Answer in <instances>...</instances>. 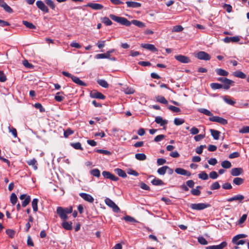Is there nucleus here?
Listing matches in <instances>:
<instances>
[{
	"mask_svg": "<svg viewBox=\"0 0 249 249\" xmlns=\"http://www.w3.org/2000/svg\"><path fill=\"white\" fill-rule=\"evenodd\" d=\"M109 17L113 20L127 27L130 26L131 23L140 28H143L145 27L144 23L138 20L134 19L130 21L125 18L116 16L113 14H110Z\"/></svg>",
	"mask_w": 249,
	"mask_h": 249,
	"instance_id": "obj_1",
	"label": "nucleus"
},
{
	"mask_svg": "<svg viewBox=\"0 0 249 249\" xmlns=\"http://www.w3.org/2000/svg\"><path fill=\"white\" fill-rule=\"evenodd\" d=\"M210 206L208 203H192L190 205V207L194 210L201 211Z\"/></svg>",
	"mask_w": 249,
	"mask_h": 249,
	"instance_id": "obj_2",
	"label": "nucleus"
},
{
	"mask_svg": "<svg viewBox=\"0 0 249 249\" xmlns=\"http://www.w3.org/2000/svg\"><path fill=\"white\" fill-rule=\"evenodd\" d=\"M105 202L107 205L112 208L114 212L118 213L120 212L119 207L110 198L107 197L105 200Z\"/></svg>",
	"mask_w": 249,
	"mask_h": 249,
	"instance_id": "obj_3",
	"label": "nucleus"
},
{
	"mask_svg": "<svg viewBox=\"0 0 249 249\" xmlns=\"http://www.w3.org/2000/svg\"><path fill=\"white\" fill-rule=\"evenodd\" d=\"M209 120L211 122H216L222 125H226L228 124V121L222 117L213 116L209 118Z\"/></svg>",
	"mask_w": 249,
	"mask_h": 249,
	"instance_id": "obj_4",
	"label": "nucleus"
},
{
	"mask_svg": "<svg viewBox=\"0 0 249 249\" xmlns=\"http://www.w3.org/2000/svg\"><path fill=\"white\" fill-rule=\"evenodd\" d=\"M196 56L200 60H209L211 59V56L206 52L200 51L197 53Z\"/></svg>",
	"mask_w": 249,
	"mask_h": 249,
	"instance_id": "obj_5",
	"label": "nucleus"
},
{
	"mask_svg": "<svg viewBox=\"0 0 249 249\" xmlns=\"http://www.w3.org/2000/svg\"><path fill=\"white\" fill-rule=\"evenodd\" d=\"M102 175L105 178L109 179L113 181H117L119 180V178L115 176L108 171H103L102 172Z\"/></svg>",
	"mask_w": 249,
	"mask_h": 249,
	"instance_id": "obj_6",
	"label": "nucleus"
},
{
	"mask_svg": "<svg viewBox=\"0 0 249 249\" xmlns=\"http://www.w3.org/2000/svg\"><path fill=\"white\" fill-rule=\"evenodd\" d=\"M36 6L42 12L48 13L49 12V10L45 4L41 0H37L36 2Z\"/></svg>",
	"mask_w": 249,
	"mask_h": 249,
	"instance_id": "obj_7",
	"label": "nucleus"
},
{
	"mask_svg": "<svg viewBox=\"0 0 249 249\" xmlns=\"http://www.w3.org/2000/svg\"><path fill=\"white\" fill-rule=\"evenodd\" d=\"M175 58L179 62L182 63H189L191 62L189 57L181 54L175 55Z\"/></svg>",
	"mask_w": 249,
	"mask_h": 249,
	"instance_id": "obj_8",
	"label": "nucleus"
},
{
	"mask_svg": "<svg viewBox=\"0 0 249 249\" xmlns=\"http://www.w3.org/2000/svg\"><path fill=\"white\" fill-rule=\"evenodd\" d=\"M19 198L21 200H24L22 202V206L23 207H25L31 201V197L30 196H27L26 194H22L21 195Z\"/></svg>",
	"mask_w": 249,
	"mask_h": 249,
	"instance_id": "obj_9",
	"label": "nucleus"
},
{
	"mask_svg": "<svg viewBox=\"0 0 249 249\" xmlns=\"http://www.w3.org/2000/svg\"><path fill=\"white\" fill-rule=\"evenodd\" d=\"M56 212L59 215V217L63 220H66L68 218L66 213L63 210V208L61 207H58L57 208Z\"/></svg>",
	"mask_w": 249,
	"mask_h": 249,
	"instance_id": "obj_10",
	"label": "nucleus"
},
{
	"mask_svg": "<svg viewBox=\"0 0 249 249\" xmlns=\"http://www.w3.org/2000/svg\"><path fill=\"white\" fill-rule=\"evenodd\" d=\"M240 40V37L239 36H234L232 37L226 36L223 39L224 42L229 43L230 42H237Z\"/></svg>",
	"mask_w": 249,
	"mask_h": 249,
	"instance_id": "obj_11",
	"label": "nucleus"
},
{
	"mask_svg": "<svg viewBox=\"0 0 249 249\" xmlns=\"http://www.w3.org/2000/svg\"><path fill=\"white\" fill-rule=\"evenodd\" d=\"M79 196L85 201L89 202L92 203L94 201L93 197L89 194L81 193L79 194Z\"/></svg>",
	"mask_w": 249,
	"mask_h": 249,
	"instance_id": "obj_12",
	"label": "nucleus"
},
{
	"mask_svg": "<svg viewBox=\"0 0 249 249\" xmlns=\"http://www.w3.org/2000/svg\"><path fill=\"white\" fill-rule=\"evenodd\" d=\"M86 6L89 7L93 10H101L103 8V5L97 3H88Z\"/></svg>",
	"mask_w": 249,
	"mask_h": 249,
	"instance_id": "obj_13",
	"label": "nucleus"
},
{
	"mask_svg": "<svg viewBox=\"0 0 249 249\" xmlns=\"http://www.w3.org/2000/svg\"><path fill=\"white\" fill-rule=\"evenodd\" d=\"M175 171L177 174L178 175L186 176L187 177H189L191 175L190 172L181 168H177L175 169Z\"/></svg>",
	"mask_w": 249,
	"mask_h": 249,
	"instance_id": "obj_14",
	"label": "nucleus"
},
{
	"mask_svg": "<svg viewBox=\"0 0 249 249\" xmlns=\"http://www.w3.org/2000/svg\"><path fill=\"white\" fill-rule=\"evenodd\" d=\"M227 245L226 241L222 242L221 244L218 245H213L208 246L206 248V249H223Z\"/></svg>",
	"mask_w": 249,
	"mask_h": 249,
	"instance_id": "obj_15",
	"label": "nucleus"
},
{
	"mask_svg": "<svg viewBox=\"0 0 249 249\" xmlns=\"http://www.w3.org/2000/svg\"><path fill=\"white\" fill-rule=\"evenodd\" d=\"M243 173V170L242 168H233L231 171V174L233 176H238Z\"/></svg>",
	"mask_w": 249,
	"mask_h": 249,
	"instance_id": "obj_16",
	"label": "nucleus"
},
{
	"mask_svg": "<svg viewBox=\"0 0 249 249\" xmlns=\"http://www.w3.org/2000/svg\"><path fill=\"white\" fill-rule=\"evenodd\" d=\"M141 46L144 49L153 52H156L158 51V49L153 44L142 43L141 44Z\"/></svg>",
	"mask_w": 249,
	"mask_h": 249,
	"instance_id": "obj_17",
	"label": "nucleus"
},
{
	"mask_svg": "<svg viewBox=\"0 0 249 249\" xmlns=\"http://www.w3.org/2000/svg\"><path fill=\"white\" fill-rule=\"evenodd\" d=\"M90 97L92 98L105 99L106 97L102 93L97 91H92L90 94Z\"/></svg>",
	"mask_w": 249,
	"mask_h": 249,
	"instance_id": "obj_18",
	"label": "nucleus"
},
{
	"mask_svg": "<svg viewBox=\"0 0 249 249\" xmlns=\"http://www.w3.org/2000/svg\"><path fill=\"white\" fill-rule=\"evenodd\" d=\"M244 199V196L242 195H237L231 197L227 199V201L231 202L235 200H238L239 202H242V200Z\"/></svg>",
	"mask_w": 249,
	"mask_h": 249,
	"instance_id": "obj_19",
	"label": "nucleus"
},
{
	"mask_svg": "<svg viewBox=\"0 0 249 249\" xmlns=\"http://www.w3.org/2000/svg\"><path fill=\"white\" fill-rule=\"evenodd\" d=\"M155 122L157 124H160L161 126L165 125L168 123V121L167 120L163 119V118L160 116H157L155 118Z\"/></svg>",
	"mask_w": 249,
	"mask_h": 249,
	"instance_id": "obj_20",
	"label": "nucleus"
},
{
	"mask_svg": "<svg viewBox=\"0 0 249 249\" xmlns=\"http://www.w3.org/2000/svg\"><path fill=\"white\" fill-rule=\"evenodd\" d=\"M126 4L127 7L130 8H139L141 6L140 3L132 1H127Z\"/></svg>",
	"mask_w": 249,
	"mask_h": 249,
	"instance_id": "obj_21",
	"label": "nucleus"
},
{
	"mask_svg": "<svg viewBox=\"0 0 249 249\" xmlns=\"http://www.w3.org/2000/svg\"><path fill=\"white\" fill-rule=\"evenodd\" d=\"M233 75L241 79H245L247 77L246 74L240 71H236L233 72Z\"/></svg>",
	"mask_w": 249,
	"mask_h": 249,
	"instance_id": "obj_22",
	"label": "nucleus"
},
{
	"mask_svg": "<svg viewBox=\"0 0 249 249\" xmlns=\"http://www.w3.org/2000/svg\"><path fill=\"white\" fill-rule=\"evenodd\" d=\"M210 132L213 139L215 140H217L219 139L220 132L215 129H211Z\"/></svg>",
	"mask_w": 249,
	"mask_h": 249,
	"instance_id": "obj_23",
	"label": "nucleus"
},
{
	"mask_svg": "<svg viewBox=\"0 0 249 249\" xmlns=\"http://www.w3.org/2000/svg\"><path fill=\"white\" fill-rule=\"evenodd\" d=\"M233 83V81L227 78L225 82L223 83L224 85L223 86V88L226 90L229 89L231 85Z\"/></svg>",
	"mask_w": 249,
	"mask_h": 249,
	"instance_id": "obj_24",
	"label": "nucleus"
},
{
	"mask_svg": "<svg viewBox=\"0 0 249 249\" xmlns=\"http://www.w3.org/2000/svg\"><path fill=\"white\" fill-rule=\"evenodd\" d=\"M151 183L155 186H162L164 183L161 179L155 178L152 181Z\"/></svg>",
	"mask_w": 249,
	"mask_h": 249,
	"instance_id": "obj_25",
	"label": "nucleus"
},
{
	"mask_svg": "<svg viewBox=\"0 0 249 249\" xmlns=\"http://www.w3.org/2000/svg\"><path fill=\"white\" fill-rule=\"evenodd\" d=\"M72 81L81 86H86L87 84L76 76L72 77Z\"/></svg>",
	"mask_w": 249,
	"mask_h": 249,
	"instance_id": "obj_26",
	"label": "nucleus"
},
{
	"mask_svg": "<svg viewBox=\"0 0 249 249\" xmlns=\"http://www.w3.org/2000/svg\"><path fill=\"white\" fill-rule=\"evenodd\" d=\"M202 188V187L200 186H197L196 187L195 189H193L191 192L192 195L196 196H198L200 195L201 192L200 191V189Z\"/></svg>",
	"mask_w": 249,
	"mask_h": 249,
	"instance_id": "obj_27",
	"label": "nucleus"
},
{
	"mask_svg": "<svg viewBox=\"0 0 249 249\" xmlns=\"http://www.w3.org/2000/svg\"><path fill=\"white\" fill-rule=\"evenodd\" d=\"M198 111L210 117L213 116V113L210 111L205 108H199Z\"/></svg>",
	"mask_w": 249,
	"mask_h": 249,
	"instance_id": "obj_28",
	"label": "nucleus"
},
{
	"mask_svg": "<svg viewBox=\"0 0 249 249\" xmlns=\"http://www.w3.org/2000/svg\"><path fill=\"white\" fill-rule=\"evenodd\" d=\"M64 93L63 92H58L56 94L54 97V99L59 102L62 101L64 99V96L63 95Z\"/></svg>",
	"mask_w": 249,
	"mask_h": 249,
	"instance_id": "obj_29",
	"label": "nucleus"
},
{
	"mask_svg": "<svg viewBox=\"0 0 249 249\" xmlns=\"http://www.w3.org/2000/svg\"><path fill=\"white\" fill-rule=\"evenodd\" d=\"M123 89V91L126 94H132L135 92V90L131 87H124Z\"/></svg>",
	"mask_w": 249,
	"mask_h": 249,
	"instance_id": "obj_30",
	"label": "nucleus"
},
{
	"mask_svg": "<svg viewBox=\"0 0 249 249\" xmlns=\"http://www.w3.org/2000/svg\"><path fill=\"white\" fill-rule=\"evenodd\" d=\"M62 226L66 230H71L72 228L71 222L64 221L62 224Z\"/></svg>",
	"mask_w": 249,
	"mask_h": 249,
	"instance_id": "obj_31",
	"label": "nucleus"
},
{
	"mask_svg": "<svg viewBox=\"0 0 249 249\" xmlns=\"http://www.w3.org/2000/svg\"><path fill=\"white\" fill-rule=\"evenodd\" d=\"M222 98L224 102L230 105L233 106L235 104V102L232 100L230 97L225 96Z\"/></svg>",
	"mask_w": 249,
	"mask_h": 249,
	"instance_id": "obj_32",
	"label": "nucleus"
},
{
	"mask_svg": "<svg viewBox=\"0 0 249 249\" xmlns=\"http://www.w3.org/2000/svg\"><path fill=\"white\" fill-rule=\"evenodd\" d=\"M115 171L116 173H117L118 176L123 178H125L127 177L126 174L124 171L123 170L120 168H117L115 169Z\"/></svg>",
	"mask_w": 249,
	"mask_h": 249,
	"instance_id": "obj_33",
	"label": "nucleus"
},
{
	"mask_svg": "<svg viewBox=\"0 0 249 249\" xmlns=\"http://www.w3.org/2000/svg\"><path fill=\"white\" fill-rule=\"evenodd\" d=\"M0 6L2 7L5 10V11L9 13H11L13 12L12 9L4 1L1 3Z\"/></svg>",
	"mask_w": 249,
	"mask_h": 249,
	"instance_id": "obj_34",
	"label": "nucleus"
},
{
	"mask_svg": "<svg viewBox=\"0 0 249 249\" xmlns=\"http://www.w3.org/2000/svg\"><path fill=\"white\" fill-rule=\"evenodd\" d=\"M215 71L218 75L227 76L229 74L227 71L222 69H217Z\"/></svg>",
	"mask_w": 249,
	"mask_h": 249,
	"instance_id": "obj_35",
	"label": "nucleus"
},
{
	"mask_svg": "<svg viewBox=\"0 0 249 249\" xmlns=\"http://www.w3.org/2000/svg\"><path fill=\"white\" fill-rule=\"evenodd\" d=\"M90 174L94 177L99 178L100 176V171L98 169H93L90 171Z\"/></svg>",
	"mask_w": 249,
	"mask_h": 249,
	"instance_id": "obj_36",
	"label": "nucleus"
},
{
	"mask_svg": "<svg viewBox=\"0 0 249 249\" xmlns=\"http://www.w3.org/2000/svg\"><path fill=\"white\" fill-rule=\"evenodd\" d=\"M23 24L25 25L27 28L30 29H35L36 27L33 23L29 22L27 21L23 20L22 21Z\"/></svg>",
	"mask_w": 249,
	"mask_h": 249,
	"instance_id": "obj_37",
	"label": "nucleus"
},
{
	"mask_svg": "<svg viewBox=\"0 0 249 249\" xmlns=\"http://www.w3.org/2000/svg\"><path fill=\"white\" fill-rule=\"evenodd\" d=\"M38 199L37 198H34L32 202V206L33 209V211L36 212L38 210L37 203Z\"/></svg>",
	"mask_w": 249,
	"mask_h": 249,
	"instance_id": "obj_38",
	"label": "nucleus"
},
{
	"mask_svg": "<svg viewBox=\"0 0 249 249\" xmlns=\"http://www.w3.org/2000/svg\"><path fill=\"white\" fill-rule=\"evenodd\" d=\"M167 166H163L159 168L157 170V173L160 175H164L167 171Z\"/></svg>",
	"mask_w": 249,
	"mask_h": 249,
	"instance_id": "obj_39",
	"label": "nucleus"
},
{
	"mask_svg": "<svg viewBox=\"0 0 249 249\" xmlns=\"http://www.w3.org/2000/svg\"><path fill=\"white\" fill-rule=\"evenodd\" d=\"M156 100L157 102L165 105H167L168 104L167 100L163 96H158L156 97Z\"/></svg>",
	"mask_w": 249,
	"mask_h": 249,
	"instance_id": "obj_40",
	"label": "nucleus"
},
{
	"mask_svg": "<svg viewBox=\"0 0 249 249\" xmlns=\"http://www.w3.org/2000/svg\"><path fill=\"white\" fill-rule=\"evenodd\" d=\"M109 55L107 52L105 53H99L95 55V58L96 59H103V58H109Z\"/></svg>",
	"mask_w": 249,
	"mask_h": 249,
	"instance_id": "obj_41",
	"label": "nucleus"
},
{
	"mask_svg": "<svg viewBox=\"0 0 249 249\" xmlns=\"http://www.w3.org/2000/svg\"><path fill=\"white\" fill-rule=\"evenodd\" d=\"M221 166L224 168L229 169L231 167V162L226 160L221 162Z\"/></svg>",
	"mask_w": 249,
	"mask_h": 249,
	"instance_id": "obj_42",
	"label": "nucleus"
},
{
	"mask_svg": "<svg viewBox=\"0 0 249 249\" xmlns=\"http://www.w3.org/2000/svg\"><path fill=\"white\" fill-rule=\"evenodd\" d=\"M244 182V179L242 178L236 177L233 180V183L236 185H240Z\"/></svg>",
	"mask_w": 249,
	"mask_h": 249,
	"instance_id": "obj_43",
	"label": "nucleus"
},
{
	"mask_svg": "<svg viewBox=\"0 0 249 249\" xmlns=\"http://www.w3.org/2000/svg\"><path fill=\"white\" fill-rule=\"evenodd\" d=\"M97 83L100 86L103 88H107L108 87V83L106 80L104 79H100L97 80Z\"/></svg>",
	"mask_w": 249,
	"mask_h": 249,
	"instance_id": "obj_44",
	"label": "nucleus"
},
{
	"mask_svg": "<svg viewBox=\"0 0 249 249\" xmlns=\"http://www.w3.org/2000/svg\"><path fill=\"white\" fill-rule=\"evenodd\" d=\"M102 22L107 26H110L112 24L111 20L107 17L102 18Z\"/></svg>",
	"mask_w": 249,
	"mask_h": 249,
	"instance_id": "obj_45",
	"label": "nucleus"
},
{
	"mask_svg": "<svg viewBox=\"0 0 249 249\" xmlns=\"http://www.w3.org/2000/svg\"><path fill=\"white\" fill-rule=\"evenodd\" d=\"M135 158L139 160H144L146 159V156L143 153H138L135 155Z\"/></svg>",
	"mask_w": 249,
	"mask_h": 249,
	"instance_id": "obj_46",
	"label": "nucleus"
},
{
	"mask_svg": "<svg viewBox=\"0 0 249 249\" xmlns=\"http://www.w3.org/2000/svg\"><path fill=\"white\" fill-rule=\"evenodd\" d=\"M36 160L35 159L30 160L27 161L28 165L32 166L35 170H36L37 169V167L36 165Z\"/></svg>",
	"mask_w": 249,
	"mask_h": 249,
	"instance_id": "obj_47",
	"label": "nucleus"
},
{
	"mask_svg": "<svg viewBox=\"0 0 249 249\" xmlns=\"http://www.w3.org/2000/svg\"><path fill=\"white\" fill-rule=\"evenodd\" d=\"M18 200V198L16 195L15 193H12L10 196V201L13 205L16 204Z\"/></svg>",
	"mask_w": 249,
	"mask_h": 249,
	"instance_id": "obj_48",
	"label": "nucleus"
},
{
	"mask_svg": "<svg viewBox=\"0 0 249 249\" xmlns=\"http://www.w3.org/2000/svg\"><path fill=\"white\" fill-rule=\"evenodd\" d=\"M45 3L49 6L52 9L54 10L55 8V5L54 3V2L52 0H45Z\"/></svg>",
	"mask_w": 249,
	"mask_h": 249,
	"instance_id": "obj_49",
	"label": "nucleus"
},
{
	"mask_svg": "<svg viewBox=\"0 0 249 249\" xmlns=\"http://www.w3.org/2000/svg\"><path fill=\"white\" fill-rule=\"evenodd\" d=\"M211 87L213 89H220L223 88V85L216 83H213L211 84Z\"/></svg>",
	"mask_w": 249,
	"mask_h": 249,
	"instance_id": "obj_50",
	"label": "nucleus"
},
{
	"mask_svg": "<svg viewBox=\"0 0 249 249\" xmlns=\"http://www.w3.org/2000/svg\"><path fill=\"white\" fill-rule=\"evenodd\" d=\"M198 176L199 178L203 180H207L209 178L208 175L205 172H201L198 175Z\"/></svg>",
	"mask_w": 249,
	"mask_h": 249,
	"instance_id": "obj_51",
	"label": "nucleus"
},
{
	"mask_svg": "<svg viewBox=\"0 0 249 249\" xmlns=\"http://www.w3.org/2000/svg\"><path fill=\"white\" fill-rule=\"evenodd\" d=\"M15 231L12 230V229H8L6 230V233L8 235V236L11 238H13L15 236Z\"/></svg>",
	"mask_w": 249,
	"mask_h": 249,
	"instance_id": "obj_52",
	"label": "nucleus"
},
{
	"mask_svg": "<svg viewBox=\"0 0 249 249\" xmlns=\"http://www.w3.org/2000/svg\"><path fill=\"white\" fill-rule=\"evenodd\" d=\"M198 242L199 244L203 245H206L208 244L207 241L203 236H199L197 238Z\"/></svg>",
	"mask_w": 249,
	"mask_h": 249,
	"instance_id": "obj_53",
	"label": "nucleus"
},
{
	"mask_svg": "<svg viewBox=\"0 0 249 249\" xmlns=\"http://www.w3.org/2000/svg\"><path fill=\"white\" fill-rule=\"evenodd\" d=\"M174 124L176 125H179L184 123V120L183 119L176 118L174 121Z\"/></svg>",
	"mask_w": 249,
	"mask_h": 249,
	"instance_id": "obj_54",
	"label": "nucleus"
},
{
	"mask_svg": "<svg viewBox=\"0 0 249 249\" xmlns=\"http://www.w3.org/2000/svg\"><path fill=\"white\" fill-rule=\"evenodd\" d=\"M123 219L128 222H138V221L134 219L133 217L129 216V215H126L123 217Z\"/></svg>",
	"mask_w": 249,
	"mask_h": 249,
	"instance_id": "obj_55",
	"label": "nucleus"
},
{
	"mask_svg": "<svg viewBox=\"0 0 249 249\" xmlns=\"http://www.w3.org/2000/svg\"><path fill=\"white\" fill-rule=\"evenodd\" d=\"M71 145L75 149L77 150H83V148L81 146V144L80 142H77L75 143H71Z\"/></svg>",
	"mask_w": 249,
	"mask_h": 249,
	"instance_id": "obj_56",
	"label": "nucleus"
},
{
	"mask_svg": "<svg viewBox=\"0 0 249 249\" xmlns=\"http://www.w3.org/2000/svg\"><path fill=\"white\" fill-rule=\"evenodd\" d=\"M220 187V185L219 183H218V182L216 181L211 185V189L212 190H217L219 189Z\"/></svg>",
	"mask_w": 249,
	"mask_h": 249,
	"instance_id": "obj_57",
	"label": "nucleus"
},
{
	"mask_svg": "<svg viewBox=\"0 0 249 249\" xmlns=\"http://www.w3.org/2000/svg\"><path fill=\"white\" fill-rule=\"evenodd\" d=\"M183 30V28L181 25H177L173 27L172 32H180Z\"/></svg>",
	"mask_w": 249,
	"mask_h": 249,
	"instance_id": "obj_58",
	"label": "nucleus"
},
{
	"mask_svg": "<svg viewBox=\"0 0 249 249\" xmlns=\"http://www.w3.org/2000/svg\"><path fill=\"white\" fill-rule=\"evenodd\" d=\"M168 108L170 110L174 112H180V109L179 107L173 106H169L168 107Z\"/></svg>",
	"mask_w": 249,
	"mask_h": 249,
	"instance_id": "obj_59",
	"label": "nucleus"
},
{
	"mask_svg": "<svg viewBox=\"0 0 249 249\" xmlns=\"http://www.w3.org/2000/svg\"><path fill=\"white\" fill-rule=\"evenodd\" d=\"M232 242L234 244L236 245L237 246L240 245H243V244H245L246 242L245 240H239H239H237L236 241H234L233 238L232 239Z\"/></svg>",
	"mask_w": 249,
	"mask_h": 249,
	"instance_id": "obj_60",
	"label": "nucleus"
},
{
	"mask_svg": "<svg viewBox=\"0 0 249 249\" xmlns=\"http://www.w3.org/2000/svg\"><path fill=\"white\" fill-rule=\"evenodd\" d=\"M239 131L240 133L243 134L249 133V126H243Z\"/></svg>",
	"mask_w": 249,
	"mask_h": 249,
	"instance_id": "obj_61",
	"label": "nucleus"
},
{
	"mask_svg": "<svg viewBox=\"0 0 249 249\" xmlns=\"http://www.w3.org/2000/svg\"><path fill=\"white\" fill-rule=\"evenodd\" d=\"M73 133V131L71 130V129L69 128L64 131V136L65 138H68L70 135L72 134Z\"/></svg>",
	"mask_w": 249,
	"mask_h": 249,
	"instance_id": "obj_62",
	"label": "nucleus"
},
{
	"mask_svg": "<svg viewBox=\"0 0 249 249\" xmlns=\"http://www.w3.org/2000/svg\"><path fill=\"white\" fill-rule=\"evenodd\" d=\"M209 176L211 178L215 179L218 178V175L216 172L212 171V172H210V173L209 174Z\"/></svg>",
	"mask_w": 249,
	"mask_h": 249,
	"instance_id": "obj_63",
	"label": "nucleus"
},
{
	"mask_svg": "<svg viewBox=\"0 0 249 249\" xmlns=\"http://www.w3.org/2000/svg\"><path fill=\"white\" fill-rule=\"evenodd\" d=\"M190 131L191 134H192V135L197 134L199 132V129L195 126L191 128L190 130Z\"/></svg>",
	"mask_w": 249,
	"mask_h": 249,
	"instance_id": "obj_64",
	"label": "nucleus"
}]
</instances>
